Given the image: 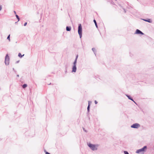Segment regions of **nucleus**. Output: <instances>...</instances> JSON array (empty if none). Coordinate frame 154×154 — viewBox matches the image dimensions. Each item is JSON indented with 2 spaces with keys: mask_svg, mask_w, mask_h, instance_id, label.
I'll list each match as a JSON object with an SVG mask.
<instances>
[{
  "mask_svg": "<svg viewBox=\"0 0 154 154\" xmlns=\"http://www.w3.org/2000/svg\"><path fill=\"white\" fill-rule=\"evenodd\" d=\"M87 144L88 147L93 151L96 150L97 149L98 145L92 144L90 143H88Z\"/></svg>",
  "mask_w": 154,
  "mask_h": 154,
  "instance_id": "obj_1",
  "label": "nucleus"
},
{
  "mask_svg": "<svg viewBox=\"0 0 154 154\" xmlns=\"http://www.w3.org/2000/svg\"><path fill=\"white\" fill-rule=\"evenodd\" d=\"M147 149V146H144L142 148L137 150L136 152V153L138 154L143 153L144 152L146 151V149Z\"/></svg>",
  "mask_w": 154,
  "mask_h": 154,
  "instance_id": "obj_2",
  "label": "nucleus"
},
{
  "mask_svg": "<svg viewBox=\"0 0 154 154\" xmlns=\"http://www.w3.org/2000/svg\"><path fill=\"white\" fill-rule=\"evenodd\" d=\"M78 33L80 38H81L82 36V28L81 24H79L78 27Z\"/></svg>",
  "mask_w": 154,
  "mask_h": 154,
  "instance_id": "obj_3",
  "label": "nucleus"
},
{
  "mask_svg": "<svg viewBox=\"0 0 154 154\" xmlns=\"http://www.w3.org/2000/svg\"><path fill=\"white\" fill-rule=\"evenodd\" d=\"M77 60H75L73 63V65L72 68V72H75L76 71L77 67L76 66V65L77 63Z\"/></svg>",
  "mask_w": 154,
  "mask_h": 154,
  "instance_id": "obj_4",
  "label": "nucleus"
},
{
  "mask_svg": "<svg viewBox=\"0 0 154 154\" xmlns=\"http://www.w3.org/2000/svg\"><path fill=\"white\" fill-rule=\"evenodd\" d=\"M10 58L8 54L6 55L5 59V63L6 65H8L9 63Z\"/></svg>",
  "mask_w": 154,
  "mask_h": 154,
  "instance_id": "obj_5",
  "label": "nucleus"
},
{
  "mask_svg": "<svg viewBox=\"0 0 154 154\" xmlns=\"http://www.w3.org/2000/svg\"><path fill=\"white\" fill-rule=\"evenodd\" d=\"M140 127V125L137 123L133 124L131 126V127L132 128L137 129Z\"/></svg>",
  "mask_w": 154,
  "mask_h": 154,
  "instance_id": "obj_6",
  "label": "nucleus"
},
{
  "mask_svg": "<svg viewBox=\"0 0 154 154\" xmlns=\"http://www.w3.org/2000/svg\"><path fill=\"white\" fill-rule=\"evenodd\" d=\"M135 34H141V35H143L144 34L142 31L138 29H137L136 30Z\"/></svg>",
  "mask_w": 154,
  "mask_h": 154,
  "instance_id": "obj_7",
  "label": "nucleus"
},
{
  "mask_svg": "<svg viewBox=\"0 0 154 154\" xmlns=\"http://www.w3.org/2000/svg\"><path fill=\"white\" fill-rule=\"evenodd\" d=\"M126 96L128 97V99L133 102H134L136 104V102L134 101V100L133 99V98L132 97L129 95H128V94H126Z\"/></svg>",
  "mask_w": 154,
  "mask_h": 154,
  "instance_id": "obj_8",
  "label": "nucleus"
},
{
  "mask_svg": "<svg viewBox=\"0 0 154 154\" xmlns=\"http://www.w3.org/2000/svg\"><path fill=\"white\" fill-rule=\"evenodd\" d=\"M142 20H143L144 21H145L146 22H147L149 23H151L152 22V20L149 19H142Z\"/></svg>",
  "mask_w": 154,
  "mask_h": 154,
  "instance_id": "obj_9",
  "label": "nucleus"
},
{
  "mask_svg": "<svg viewBox=\"0 0 154 154\" xmlns=\"http://www.w3.org/2000/svg\"><path fill=\"white\" fill-rule=\"evenodd\" d=\"M92 50L94 53V54H95V55L96 56V53L97 52V50L95 48H92Z\"/></svg>",
  "mask_w": 154,
  "mask_h": 154,
  "instance_id": "obj_10",
  "label": "nucleus"
},
{
  "mask_svg": "<svg viewBox=\"0 0 154 154\" xmlns=\"http://www.w3.org/2000/svg\"><path fill=\"white\" fill-rule=\"evenodd\" d=\"M66 30L68 31H70L71 30V27L70 26H67L66 28Z\"/></svg>",
  "mask_w": 154,
  "mask_h": 154,
  "instance_id": "obj_11",
  "label": "nucleus"
},
{
  "mask_svg": "<svg viewBox=\"0 0 154 154\" xmlns=\"http://www.w3.org/2000/svg\"><path fill=\"white\" fill-rule=\"evenodd\" d=\"M90 105H88V107H87V114H88L89 113V112L90 111Z\"/></svg>",
  "mask_w": 154,
  "mask_h": 154,
  "instance_id": "obj_12",
  "label": "nucleus"
},
{
  "mask_svg": "<svg viewBox=\"0 0 154 154\" xmlns=\"http://www.w3.org/2000/svg\"><path fill=\"white\" fill-rule=\"evenodd\" d=\"M27 84H24L22 85V87L23 88H26L27 87Z\"/></svg>",
  "mask_w": 154,
  "mask_h": 154,
  "instance_id": "obj_13",
  "label": "nucleus"
},
{
  "mask_svg": "<svg viewBox=\"0 0 154 154\" xmlns=\"http://www.w3.org/2000/svg\"><path fill=\"white\" fill-rule=\"evenodd\" d=\"M93 21L95 23V26H96V28H98V26L96 20L95 19H94Z\"/></svg>",
  "mask_w": 154,
  "mask_h": 154,
  "instance_id": "obj_14",
  "label": "nucleus"
},
{
  "mask_svg": "<svg viewBox=\"0 0 154 154\" xmlns=\"http://www.w3.org/2000/svg\"><path fill=\"white\" fill-rule=\"evenodd\" d=\"M24 55V54L22 55L20 53H19L18 54V56L20 58H21Z\"/></svg>",
  "mask_w": 154,
  "mask_h": 154,
  "instance_id": "obj_15",
  "label": "nucleus"
},
{
  "mask_svg": "<svg viewBox=\"0 0 154 154\" xmlns=\"http://www.w3.org/2000/svg\"><path fill=\"white\" fill-rule=\"evenodd\" d=\"M15 16H16L18 20V22L20 20V18L19 16L17 14H16Z\"/></svg>",
  "mask_w": 154,
  "mask_h": 154,
  "instance_id": "obj_16",
  "label": "nucleus"
},
{
  "mask_svg": "<svg viewBox=\"0 0 154 154\" xmlns=\"http://www.w3.org/2000/svg\"><path fill=\"white\" fill-rule=\"evenodd\" d=\"M10 35H9L7 37V39H8L9 41L10 42Z\"/></svg>",
  "mask_w": 154,
  "mask_h": 154,
  "instance_id": "obj_17",
  "label": "nucleus"
},
{
  "mask_svg": "<svg viewBox=\"0 0 154 154\" xmlns=\"http://www.w3.org/2000/svg\"><path fill=\"white\" fill-rule=\"evenodd\" d=\"M124 152L125 154H129L128 152L127 151H124Z\"/></svg>",
  "mask_w": 154,
  "mask_h": 154,
  "instance_id": "obj_18",
  "label": "nucleus"
},
{
  "mask_svg": "<svg viewBox=\"0 0 154 154\" xmlns=\"http://www.w3.org/2000/svg\"><path fill=\"white\" fill-rule=\"evenodd\" d=\"M78 55H77L76 56L75 58V60H77V59L78 58Z\"/></svg>",
  "mask_w": 154,
  "mask_h": 154,
  "instance_id": "obj_19",
  "label": "nucleus"
},
{
  "mask_svg": "<svg viewBox=\"0 0 154 154\" xmlns=\"http://www.w3.org/2000/svg\"><path fill=\"white\" fill-rule=\"evenodd\" d=\"M45 154H51L50 153L46 151V150H45Z\"/></svg>",
  "mask_w": 154,
  "mask_h": 154,
  "instance_id": "obj_20",
  "label": "nucleus"
},
{
  "mask_svg": "<svg viewBox=\"0 0 154 154\" xmlns=\"http://www.w3.org/2000/svg\"><path fill=\"white\" fill-rule=\"evenodd\" d=\"M91 102L89 101H88V105H90V104L91 103Z\"/></svg>",
  "mask_w": 154,
  "mask_h": 154,
  "instance_id": "obj_21",
  "label": "nucleus"
},
{
  "mask_svg": "<svg viewBox=\"0 0 154 154\" xmlns=\"http://www.w3.org/2000/svg\"><path fill=\"white\" fill-rule=\"evenodd\" d=\"M27 24V22H25V23H24V26H26V25Z\"/></svg>",
  "mask_w": 154,
  "mask_h": 154,
  "instance_id": "obj_22",
  "label": "nucleus"
},
{
  "mask_svg": "<svg viewBox=\"0 0 154 154\" xmlns=\"http://www.w3.org/2000/svg\"><path fill=\"white\" fill-rule=\"evenodd\" d=\"M94 102L95 104H97V102L96 100H95Z\"/></svg>",
  "mask_w": 154,
  "mask_h": 154,
  "instance_id": "obj_23",
  "label": "nucleus"
},
{
  "mask_svg": "<svg viewBox=\"0 0 154 154\" xmlns=\"http://www.w3.org/2000/svg\"><path fill=\"white\" fill-rule=\"evenodd\" d=\"M20 61L19 60H18V61H16V62H15V63H19V62Z\"/></svg>",
  "mask_w": 154,
  "mask_h": 154,
  "instance_id": "obj_24",
  "label": "nucleus"
},
{
  "mask_svg": "<svg viewBox=\"0 0 154 154\" xmlns=\"http://www.w3.org/2000/svg\"><path fill=\"white\" fill-rule=\"evenodd\" d=\"M2 9V6L0 5V11Z\"/></svg>",
  "mask_w": 154,
  "mask_h": 154,
  "instance_id": "obj_25",
  "label": "nucleus"
},
{
  "mask_svg": "<svg viewBox=\"0 0 154 154\" xmlns=\"http://www.w3.org/2000/svg\"><path fill=\"white\" fill-rule=\"evenodd\" d=\"M13 70L15 72H16V71L14 69V68H13Z\"/></svg>",
  "mask_w": 154,
  "mask_h": 154,
  "instance_id": "obj_26",
  "label": "nucleus"
},
{
  "mask_svg": "<svg viewBox=\"0 0 154 154\" xmlns=\"http://www.w3.org/2000/svg\"><path fill=\"white\" fill-rule=\"evenodd\" d=\"M14 14H15V15H16V12L15 11H14Z\"/></svg>",
  "mask_w": 154,
  "mask_h": 154,
  "instance_id": "obj_27",
  "label": "nucleus"
},
{
  "mask_svg": "<svg viewBox=\"0 0 154 154\" xmlns=\"http://www.w3.org/2000/svg\"><path fill=\"white\" fill-rule=\"evenodd\" d=\"M67 72V70H66H66H65V73H66Z\"/></svg>",
  "mask_w": 154,
  "mask_h": 154,
  "instance_id": "obj_28",
  "label": "nucleus"
},
{
  "mask_svg": "<svg viewBox=\"0 0 154 154\" xmlns=\"http://www.w3.org/2000/svg\"><path fill=\"white\" fill-rule=\"evenodd\" d=\"M83 130H84L85 131V132H86V131L85 130V129H84V128H83Z\"/></svg>",
  "mask_w": 154,
  "mask_h": 154,
  "instance_id": "obj_29",
  "label": "nucleus"
},
{
  "mask_svg": "<svg viewBox=\"0 0 154 154\" xmlns=\"http://www.w3.org/2000/svg\"><path fill=\"white\" fill-rule=\"evenodd\" d=\"M17 77H19V75H17Z\"/></svg>",
  "mask_w": 154,
  "mask_h": 154,
  "instance_id": "obj_30",
  "label": "nucleus"
},
{
  "mask_svg": "<svg viewBox=\"0 0 154 154\" xmlns=\"http://www.w3.org/2000/svg\"><path fill=\"white\" fill-rule=\"evenodd\" d=\"M124 11H125V13H126V11H125V9H124Z\"/></svg>",
  "mask_w": 154,
  "mask_h": 154,
  "instance_id": "obj_31",
  "label": "nucleus"
},
{
  "mask_svg": "<svg viewBox=\"0 0 154 154\" xmlns=\"http://www.w3.org/2000/svg\"><path fill=\"white\" fill-rule=\"evenodd\" d=\"M17 22H16L15 23H17Z\"/></svg>",
  "mask_w": 154,
  "mask_h": 154,
  "instance_id": "obj_32",
  "label": "nucleus"
},
{
  "mask_svg": "<svg viewBox=\"0 0 154 154\" xmlns=\"http://www.w3.org/2000/svg\"><path fill=\"white\" fill-rule=\"evenodd\" d=\"M51 83H50V84H48V85H51Z\"/></svg>",
  "mask_w": 154,
  "mask_h": 154,
  "instance_id": "obj_33",
  "label": "nucleus"
}]
</instances>
